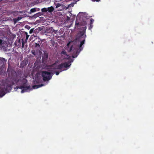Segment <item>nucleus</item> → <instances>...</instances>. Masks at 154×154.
<instances>
[{"label": "nucleus", "mask_w": 154, "mask_h": 154, "mask_svg": "<svg viewBox=\"0 0 154 154\" xmlns=\"http://www.w3.org/2000/svg\"><path fill=\"white\" fill-rule=\"evenodd\" d=\"M14 82L17 84L20 85L19 86H17V89L19 88L22 89L21 91V93H23L27 91V90L29 89L30 87V86L27 85V80L24 78L17 79H14Z\"/></svg>", "instance_id": "obj_1"}, {"label": "nucleus", "mask_w": 154, "mask_h": 154, "mask_svg": "<svg viewBox=\"0 0 154 154\" xmlns=\"http://www.w3.org/2000/svg\"><path fill=\"white\" fill-rule=\"evenodd\" d=\"M85 32L81 31L80 32L79 34L80 37H82L83 36V37L84 38V39L82 41L80 42V44L78 46V48H79V49H77V50H76V54L75 55H73L72 56V57L73 58H75L77 56V55H78L80 51H82L83 49V47H82V45L84 44L85 42V38L86 37V35H85Z\"/></svg>", "instance_id": "obj_2"}, {"label": "nucleus", "mask_w": 154, "mask_h": 154, "mask_svg": "<svg viewBox=\"0 0 154 154\" xmlns=\"http://www.w3.org/2000/svg\"><path fill=\"white\" fill-rule=\"evenodd\" d=\"M12 85L8 84L6 86L2 85L0 87V97L3 96L7 92L12 89Z\"/></svg>", "instance_id": "obj_3"}, {"label": "nucleus", "mask_w": 154, "mask_h": 154, "mask_svg": "<svg viewBox=\"0 0 154 154\" xmlns=\"http://www.w3.org/2000/svg\"><path fill=\"white\" fill-rule=\"evenodd\" d=\"M43 79L46 81L50 80L52 76V73L46 71H42V72Z\"/></svg>", "instance_id": "obj_4"}, {"label": "nucleus", "mask_w": 154, "mask_h": 154, "mask_svg": "<svg viewBox=\"0 0 154 154\" xmlns=\"http://www.w3.org/2000/svg\"><path fill=\"white\" fill-rule=\"evenodd\" d=\"M56 32L57 31H55L54 29L53 30L52 28H49V29H47L45 32L47 35L52 36V35L53 36H54V33L55 34Z\"/></svg>", "instance_id": "obj_5"}, {"label": "nucleus", "mask_w": 154, "mask_h": 154, "mask_svg": "<svg viewBox=\"0 0 154 154\" xmlns=\"http://www.w3.org/2000/svg\"><path fill=\"white\" fill-rule=\"evenodd\" d=\"M49 67L50 69H61V65L59 64L57 65L55 63H54L51 65H50Z\"/></svg>", "instance_id": "obj_6"}, {"label": "nucleus", "mask_w": 154, "mask_h": 154, "mask_svg": "<svg viewBox=\"0 0 154 154\" xmlns=\"http://www.w3.org/2000/svg\"><path fill=\"white\" fill-rule=\"evenodd\" d=\"M54 5L56 6V8H57L59 7H60L62 9L63 8V4L57 2H54Z\"/></svg>", "instance_id": "obj_7"}, {"label": "nucleus", "mask_w": 154, "mask_h": 154, "mask_svg": "<svg viewBox=\"0 0 154 154\" xmlns=\"http://www.w3.org/2000/svg\"><path fill=\"white\" fill-rule=\"evenodd\" d=\"M6 60L3 58L0 57V65L3 66L6 62Z\"/></svg>", "instance_id": "obj_8"}, {"label": "nucleus", "mask_w": 154, "mask_h": 154, "mask_svg": "<svg viewBox=\"0 0 154 154\" xmlns=\"http://www.w3.org/2000/svg\"><path fill=\"white\" fill-rule=\"evenodd\" d=\"M60 65H61V69L63 67L65 68H67L69 67L70 65H69V63L67 62L62 63L61 64H60Z\"/></svg>", "instance_id": "obj_9"}, {"label": "nucleus", "mask_w": 154, "mask_h": 154, "mask_svg": "<svg viewBox=\"0 0 154 154\" xmlns=\"http://www.w3.org/2000/svg\"><path fill=\"white\" fill-rule=\"evenodd\" d=\"M43 52L44 54L42 57V58H44L46 59H47L48 57V53L46 51H43Z\"/></svg>", "instance_id": "obj_10"}, {"label": "nucleus", "mask_w": 154, "mask_h": 154, "mask_svg": "<svg viewBox=\"0 0 154 154\" xmlns=\"http://www.w3.org/2000/svg\"><path fill=\"white\" fill-rule=\"evenodd\" d=\"M47 11L49 13H51L53 12L54 10V8L52 6H51L50 7L47 8Z\"/></svg>", "instance_id": "obj_11"}, {"label": "nucleus", "mask_w": 154, "mask_h": 154, "mask_svg": "<svg viewBox=\"0 0 154 154\" xmlns=\"http://www.w3.org/2000/svg\"><path fill=\"white\" fill-rule=\"evenodd\" d=\"M21 40L22 42V48H23L24 47V45L25 44L26 45L27 44V41H26V40H25V41H24L23 39H22Z\"/></svg>", "instance_id": "obj_12"}, {"label": "nucleus", "mask_w": 154, "mask_h": 154, "mask_svg": "<svg viewBox=\"0 0 154 154\" xmlns=\"http://www.w3.org/2000/svg\"><path fill=\"white\" fill-rule=\"evenodd\" d=\"M42 14V13L38 12V13L35 14L34 15V17H39V16L41 15Z\"/></svg>", "instance_id": "obj_13"}, {"label": "nucleus", "mask_w": 154, "mask_h": 154, "mask_svg": "<svg viewBox=\"0 0 154 154\" xmlns=\"http://www.w3.org/2000/svg\"><path fill=\"white\" fill-rule=\"evenodd\" d=\"M43 85V84H42L41 85H34L33 86V88L34 89L37 88H39L40 87L42 86Z\"/></svg>", "instance_id": "obj_14"}, {"label": "nucleus", "mask_w": 154, "mask_h": 154, "mask_svg": "<svg viewBox=\"0 0 154 154\" xmlns=\"http://www.w3.org/2000/svg\"><path fill=\"white\" fill-rule=\"evenodd\" d=\"M41 11L42 12H47V8H44L41 9Z\"/></svg>", "instance_id": "obj_15"}, {"label": "nucleus", "mask_w": 154, "mask_h": 154, "mask_svg": "<svg viewBox=\"0 0 154 154\" xmlns=\"http://www.w3.org/2000/svg\"><path fill=\"white\" fill-rule=\"evenodd\" d=\"M74 49H73V47L72 46L71 47L69 50H68V51L69 52H71L72 51H74Z\"/></svg>", "instance_id": "obj_16"}, {"label": "nucleus", "mask_w": 154, "mask_h": 154, "mask_svg": "<svg viewBox=\"0 0 154 154\" xmlns=\"http://www.w3.org/2000/svg\"><path fill=\"white\" fill-rule=\"evenodd\" d=\"M36 11V9L35 8H32L30 10L31 13H33Z\"/></svg>", "instance_id": "obj_17"}, {"label": "nucleus", "mask_w": 154, "mask_h": 154, "mask_svg": "<svg viewBox=\"0 0 154 154\" xmlns=\"http://www.w3.org/2000/svg\"><path fill=\"white\" fill-rule=\"evenodd\" d=\"M18 46H20L21 45V41L20 39H19L18 40Z\"/></svg>", "instance_id": "obj_18"}, {"label": "nucleus", "mask_w": 154, "mask_h": 154, "mask_svg": "<svg viewBox=\"0 0 154 154\" xmlns=\"http://www.w3.org/2000/svg\"><path fill=\"white\" fill-rule=\"evenodd\" d=\"M86 29H87V27L86 26H85V27H82V29L83 30L82 31L85 32H86L85 31H86Z\"/></svg>", "instance_id": "obj_19"}, {"label": "nucleus", "mask_w": 154, "mask_h": 154, "mask_svg": "<svg viewBox=\"0 0 154 154\" xmlns=\"http://www.w3.org/2000/svg\"><path fill=\"white\" fill-rule=\"evenodd\" d=\"M35 47H36L38 48H40V45L38 43H36L35 44Z\"/></svg>", "instance_id": "obj_20"}, {"label": "nucleus", "mask_w": 154, "mask_h": 154, "mask_svg": "<svg viewBox=\"0 0 154 154\" xmlns=\"http://www.w3.org/2000/svg\"><path fill=\"white\" fill-rule=\"evenodd\" d=\"M61 54L67 55L65 51H62Z\"/></svg>", "instance_id": "obj_21"}, {"label": "nucleus", "mask_w": 154, "mask_h": 154, "mask_svg": "<svg viewBox=\"0 0 154 154\" xmlns=\"http://www.w3.org/2000/svg\"><path fill=\"white\" fill-rule=\"evenodd\" d=\"M13 20L14 23H16L18 21L17 18H14Z\"/></svg>", "instance_id": "obj_22"}, {"label": "nucleus", "mask_w": 154, "mask_h": 154, "mask_svg": "<svg viewBox=\"0 0 154 154\" xmlns=\"http://www.w3.org/2000/svg\"><path fill=\"white\" fill-rule=\"evenodd\" d=\"M94 20L93 19H91L90 20V24H92L94 22Z\"/></svg>", "instance_id": "obj_23"}, {"label": "nucleus", "mask_w": 154, "mask_h": 154, "mask_svg": "<svg viewBox=\"0 0 154 154\" xmlns=\"http://www.w3.org/2000/svg\"><path fill=\"white\" fill-rule=\"evenodd\" d=\"M34 29H31L29 31V33L30 34H32L33 31Z\"/></svg>", "instance_id": "obj_24"}, {"label": "nucleus", "mask_w": 154, "mask_h": 154, "mask_svg": "<svg viewBox=\"0 0 154 154\" xmlns=\"http://www.w3.org/2000/svg\"><path fill=\"white\" fill-rule=\"evenodd\" d=\"M22 18V17H18L17 19V20L18 21L19 20H21Z\"/></svg>", "instance_id": "obj_25"}, {"label": "nucleus", "mask_w": 154, "mask_h": 154, "mask_svg": "<svg viewBox=\"0 0 154 154\" xmlns=\"http://www.w3.org/2000/svg\"><path fill=\"white\" fill-rule=\"evenodd\" d=\"M93 27V26L91 24H90V27L89 28V29H91Z\"/></svg>", "instance_id": "obj_26"}, {"label": "nucleus", "mask_w": 154, "mask_h": 154, "mask_svg": "<svg viewBox=\"0 0 154 154\" xmlns=\"http://www.w3.org/2000/svg\"><path fill=\"white\" fill-rule=\"evenodd\" d=\"M55 73L56 75H58L60 73V72L58 71H56L55 72Z\"/></svg>", "instance_id": "obj_27"}, {"label": "nucleus", "mask_w": 154, "mask_h": 154, "mask_svg": "<svg viewBox=\"0 0 154 154\" xmlns=\"http://www.w3.org/2000/svg\"><path fill=\"white\" fill-rule=\"evenodd\" d=\"M32 52L33 54L34 55H35V51H32Z\"/></svg>", "instance_id": "obj_28"}, {"label": "nucleus", "mask_w": 154, "mask_h": 154, "mask_svg": "<svg viewBox=\"0 0 154 154\" xmlns=\"http://www.w3.org/2000/svg\"><path fill=\"white\" fill-rule=\"evenodd\" d=\"M70 17H69L67 16V20H70Z\"/></svg>", "instance_id": "obj_29"}, {"label": "nucleus", "mask_w": 154, "mask_h": 154, "mask_svg": "<svg viewBox=\"0 0 154 154\" xmlns=\"http://www.w3.org/2000/svg\"><path fill=\"white\" fill-rule=\"evenodd\" d=\"M92 0L93 2L96 1V2H99V1H100V0Z\"/></svg>", "instance_id": "obj_30"}, {"label": "nucleus", "mask_w": 154, "mask_h": 154, "mask_svg": "<svg viewBox=\"0 0 154 154\" xmlns=\"http://www.w3.org/2000/svg\"><path fill=\"white\" fill-rule=\"evenodd\" d=\"M29 35H26V40H26V41H27V39H28V38L29 37Z\"/></svg>", "instance_id": "obj_31"}, {"label": "nucleus", "mask_w": 154, "mask_h": 154, "mask_svg": "<svg viewBox=\"0 0 154 154\" xmlns=\"http://www.w3.org/2000/svg\"><path fill=\"white\" fill-rule=\"evenodd\" d=\"M2 41L0 39V45H1L2 43Z\"/></svg>", "instance_id": "obj_32"}, {"label": "nucleus", "mask_w": 154, "mask_h": 154, "mask_svg": "<svg viewBox=\"0 0 154 154\" xmlns=\"http://www.w3.org/2000/svg\"><path fill=\"white\" fill-rule=\"evenodd\" d=\"M75 25H79V23H75Z\"/></svg>", "instance_id": "obj_33"}, {"label": "nucleus", "mask_w": 154, "mask_h": 154, "mask_svg": "<svg viewBox=\"0 0 154 154\" xmlns=\"http://www.w3.org/2000/svg\"><path fill=\"white\" fill-rule=\"evenodd\" d=\"M9 69V66H8V69L7 71H8V70Z\"/></svg>", "instance_id": "obj_34"}, {"label": "nucleus", "mask_w": 154, "mask_h": 154, "mask_svg": "<svg viewBox=\"0 0 154 154\" xmlns=\"http://www.w3.org/2000/svg\"><path fill=\"white\" fill-rule=\"evenodd\" d=\"M28 26L29 27V29L30 28V27H29V26Z\"/></svg>", "instance_id": "obj_35"}]
</instances>
